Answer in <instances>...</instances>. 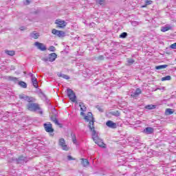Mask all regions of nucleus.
<instances>
[{
	"label": "nucleus",
	"instance_id": "f257e3e1",
	"mask_svg": "<svg viewBox=\"0 0 176 176\" xmlns=\"http://www.w3.org/2000/svg\"><path fill=\"white\" fill-rule=\"evenodd\" d=\"M91 131L92 132V140H94L95 144H97V145H98V146H100V148H105V146H104L105 145V144H104V141H102V140L100 138V137L98 136V133L96 131V129H93Z\"/></svg>",
	"mask_w": 176,
	"mask_h": 176
},
{
	"label": "nucleus",
	"instance_id": "f03ea898",
	"mask_svg": "<svg viewBox=\"0 0 176 176\" xmlns=\"http://www.w3.org/2000/svg\"><path fill=\"white\" fill-rule=\"evenodd\" d=\"M26 107L28 111H31L32 112H36V111H38L40 115L43 114V111H42V109H41V107H39L38 103H28L26 105Z\"/></svg>",
	"mask_w": 176,
	"mask_h": 176
},
{
	"label": "nucleus",
	"instance_id": "7ed1b4c3",
	"mask_svg": "<svg viewBox=\"0 0 176 176\" xmlns=\"http://www.w3.org/2000/svg\"><path fill=\"white\" fill-rule=\"evenodd\" d=\"M6 79L7 80H10V82H14V83H17L19 85V86H20L23 89H27V83L24 81H19L18 82L17 78H16V77H13L11 76H6Z\"/></svg>",
	"mask_w": 176,
	"mask_h": 176
},
{
	"label": "nucleus",
	"instance_id": "20e7f679",
	"mask_svg": "<svg viewBox=\"0 0 176 176\" xmlns=\"http://www.w3.org/2000/svg\"><path fill=\"white\" fill-rule=\"evenodd\" d=\"M10 162L11 163L13 162L14 163H16V164H24V163H27L28 162V158L23 155H21L18 158L13 157L11 158Z\"/></svg>",
	"mask_w": 176,
	"mask_h": 176
},
{
	"label": "nucleus",
	"instance_id": "39448f33",
	"mask_svg": "<svg viewBox=\"0 0 176 176\" xmlns=\"http://www.w3.org/2000/svg\"><path fill=\"white\" fill-rule=\"evenodd\" d=\"M67 97H69V100H71L72 102H76V94H75V92H74L72 89L67 88Z\"/></svg>",
	"mask_w": 176,
	"mask_h": 176
},
{
	"label": "nucleus",
	"instance_id": "423d86ee",
	"mask_svg": "<svg viewBox=\"0 0 176 176\" xmlns=\"http://www.w3.org/2000/svg\"><path fill=\"white\" fill-rule=\"evenodd\" d=\"M87 116L89 119H91V121H89L88 125L90 131L96 130V128L94 127V117H93V113L91 112H89Z\"/></svg>",
	"mask_w": 176,
	"mask_h": 176
},
{
	"label": "nucleus",
	"instance_id": "0eeeda50",
	"mask_svg": "<svg viewBox=\"0 0 176 176\" xmlns=\"http://www.w3.org/2000/svg\"><path fill=\"white\" fill-rule=\"evenodd\" d=\"M44 129L47 133H54V129H53V125L50 122L45 123L43 124Z\"/></svg>",
	"mask_w": 176,
	"mask_h": 176
},
{
	"label": "nucleus",
	"instance_id": "6e6552de",
	"mask_svg": "<svg viewBox=\"0 0 176 176\" xmlns=\"http://www.w3.org/2000/svg\"><path fill=\"white\" fill-rule=\"evenodd\" d=\"M34 46L38 49V50H41V52H45V50H47V47H46V45L42 43H39L38 41L34 43Z\"/></svg>",
	"mask_w": 176,
	"mask_h": 176
},
{
	"label": "nucleus",
	"instance_id": "1a4fd4ad",
	"mask_svg": "<svg viewBox=\"0 0 176 176\" xmlns=\"http://www.w3.org/2000/svg\"><path fill=\"white\" fill-rule=\"evenodd\" d=\"M59 146H61L63 151H69V148L65 144V140L64 138L59 139Z\"/></svg>",
	"mask_w": 176,
	"mask_h": 176
},
{
	"label": "nucleus",
	"instance_id": "9d476101",
	"mask_svg": "<svg viewBox=\"0 0 176 176\" xmlns=\"http://www.w3.org/2000/svg\"><path fill=\"white\" fill-rule=\"evenodd\" d=\"M141 93H142L141 89L137 88L135 91L131 92V97H132V98H137Z\"/></svg>",
	"mask_w": 176,
	"mask_h": 176
},
{
	"label": "nucleus",
	"instance_id": "9b49d317",
	"mask_svg": "<svg viewBox=\"0 0 176 176\" xmlns=\"http://www.w3.org/2000/svg\"><path fill=\"white\" fill-rule=\"evenodd\" d=\"M106 126H107V127H109V129H116L118 127V124L111 120H108L106 122Z\"/></svg>",
	"mask_w": 176,
	"mask_h": 176
},
{
	"label": "nucleus",
	"instance_id": "f8f14e48",
	"mask_svg": "<svg viewBox=\"0 0 176 176\" xmlns=\"http://www.w3.org/2000/svg\"><path fill=\"white\" fill-rule=\"evenodd\" d=\"M55 24H57L59 28H64V27L67 26V22H65V21L56 20Z\"/></svg>",
	"mask_w": 176,
	"mask_h": 176
},
{
	"label": "nucleus",
	"instance_id": "ddd939ff",
	"mask_svg": "<svg viewBox=\"0 0 176 176\" xmlns=\"http://www.w3.org/2000/svg\"><path fill=\"white\" fill-rule=\"evenodd\" d=\"M56 58H57V54L53 52L48 55V60L50 63H53V61H56Z\"/></svg>",
	"mask_w": 176,
	"mask_h": 176
},
{
	"label": "nucleus",
	"instance_id": "4468645a",
	"mask_svg": "<svg viewBox=\"0 0 176 176\" xmlns=\"http://www.w3.org/2000/svg\"><path fill=\"white\" fill-rule=\"evenodd\" d=\"M170 30H173V26L170 25H166L161 28L162 32H166V31H170Z\"/></svg>",
	"mask_w": 176,
	"mask_h": 176
},
{
	"label": "nucleus",
	"instance_id": "2eb2a0df",
	"mask_svg": "<svg viewBox=\"0 0 176 176\" xmlns=\"http://www.w3.org/2000/svg\"><path fill=\"white\" fill-rule=\"evenodd\" d=\"M153 128L152 127H146L145 129H144L143 133L145 134H152L153 133Z\"/></svg>",
	"mask_w": 176,
	"mask_h": 176
},
{
	"label": "nucleus",
	"instance_id": "dca6fc26",
	"mask_svg": "<svg viewBox=\"0 0 176 176\" xmlns=\"http://www.w3.org/2000/svg\"><path fill=\"white\" fill-rule=\"evenodd\" d=\"M39 36V33L36 32V31H33L30 33V37L33 38V39H38Z\"/></svg>",
	"mask_w": 176,
	"mask_h": 176
},
{
	"label": "nucleus",
	"instance_id": "f3484780",
	"mask_svg": "<svg viewBox=\"0 0 176 176\" xmlns=\"http://www.w3.org/2000/svg\"><path fill=\"white\" fill-rule=\"evenodd\" d=\"M81 164L83 166V167H87V166L90 164V162H89V160H87V159L82 158Z\"/></svg>",
	"mask_w": 176,
	"mask_h": 176
},
{
	"label": "nucleus",
	"instance_id": "a211bd4d",
	"mask_svg": "<svg viewBox=\"0 0 176 176\" xmlns=\"http://www.w3.org/2000/svg\"><path fill=\"white\" fill-rule=\"evenodd\" d=\"M79 107H80V111H82V112H86V111H87V108L86 107V106H85L84 102H80Z\"/></svg>",
	"mask_w": 176,
	"mask_h": 176
},
{
	"label": "nucleus",
	"instance_id": "6ab92c4d",
	"mask_svg": "<svg viewBox=\"0 0 176 176\" xmlns=\"http://www.w3.org/2000/svg\"><path fill=\"white\" fill-rule=\"evenodd\" d=\"M58 76L59 78H63V79H66L67 80H68V79H69V76H67V75L64 74L63 73L58 74Z\"/></svg>",
	"mask_w": 176,
	"mask_h": 176
},
{
	"label": "nucleus",
	"instance_id": "aec40b11",
	"mask_svg": "<svg viewBox=\"0 0 176 176\" xmlns=\"http://www.w3.org/2000/svg\"><path fill=\"white\" fill-rule=\"evenodd\" d=\"M6 54H7L8 56H11V57H13V56H14V54H16V52H14V50H6L5 51Z\"/></svg>",
	"mask_w": 176,
	"mask_h": 176
},
{
	"label": "nucleus",
	"instance_id": "412c9836",
	"mask_svg": "<svg viewBox=\"0 0 176 176\" xmlns=\"http://www.w3.org/2000/svg\"><path fill=\"white\" fill-rule=\"evenodd\" d=\"M71 137L72 138L73 143L75 144L76 145H78V141L76 140V135H75V133H72Z\"/></svg>",
	"mask_w": 176,
	"mask_h": 176
},
{
	"label": "nucleus",
	"instance_id": "4be33fe9",
	"mask_svg": "<svg viewBox=\"0 0 176 176\" xmlns=\"http://www.w3.org/2000/svg\"><path fill=\"white\" fill-rule=\"evenodd\" d=\"M145 109H156V105L154 104H147L145 106Z\"/></svg>",
	"mask_w": 176,
	"mask_h": 176
},
{
	"label": "nucleus",
	"instance_id": "5701e85b",
	"mask_svg": "<svg viewBox=\"0 0 176 176\" xmlns=\"http://www.w3.org/2000/svg\"><path fill=\"white\" fill-rule=\"evenodd\" d=\"M168 67V65H158V66H155V69H164V68H167Z\"/></svg>",
	"mask_w": 176,
	"mask_h": 176
},
{
	"label": "nucleus",
	"instance_id": "b1692460",
	"mask_svg": "<svg viewBox=\"0 0 176 176\" xmlns=\"http://www.w3.org/2000/svg\"><path fill=\"white\" fill-rule=\"evenodd\" d=\"M110 115H112L113 116H116L117 118L120 116V112L119 111H115L110 112Z\"/></svg>",
	"mask_w": 176,
	"mask_h": 176
},
{
	"label": "nucleus",
	"instance_id": "393cba45",
	"mask_svg": "<svg viewBox=\"0 0 176 176\" xmlns=\"http://www.w3.org/2000/svg\"><path fill=\"white\" fill-rule=\"evenodd\" d=\"M174 113V111H173L172 109H166L165 111V115L168 116V115H173Z\"/></svg>",
	"mask_w": 176,
	"mask_h": 176
},
{
	"label": "nucleus",
	"instance_id": "a878e982",
	"mask_svg": "<svg viewBox=\"0 0 176 176\" xmlns=\"http://www.w3.org/2000/svg\"><path fill=\"white\" fill-rule=\"evenodd\" d=\"M52 112L53 116H54V118H57L58 113L57 112V110L56 109V108L53 107Z\"/></svg>",
	"mask_w": 176,
	"mask_h": 176
},
{
	"label": "nucleus",
	"instance_id": "bb28decb",
	"mask_svg": "<svg viewBox=\"0 0 176 176\" xmlns=\"http://www.w3.org/2000/svg\"><path fill=\"white\" fill-rule=\"evenodd\" d=\"M135 63V60L133 58H127V65H133V63Z\"/></svg>",
	"mask_w": 176,
	"mask_h": 176
},
{
	"label": "nucleus",
	"instance_id": "cd10ccee",
	"mask_svg": "<svg viewBox=\"0 0 176 176\" xmlns=\"http://www.w3.org/2000/svg\"><path fill=\"white\" fill-rule=\"evenodd\" d=\"M104 58H105V57H104V56L100 55L99 56L96 57L95 60L96 61H102V60H104Z\"/></svg>",
	"mask_w": 176,
	"mask_h": 176
},
{
	"label": "nucleus",
	"instance_id": "c85d7f7f",
	"mask_svg": "<svg viewBox=\"0 0 176 176\" xmlns=\"http://www.w3.org/2000/svg\"><path fill=\"white\" fill-rule=\"evenodd\" d=\"M128 35H129V34H127V32H122V33L120 35V38H121L122 39H124V38H127V36H128Z\"/></svg>",
	"mask_w": 176,
	"mask_h": 176
},
{
	"label": "nucleus",
	"instance_id": "c756f323",
	"mask_svg": "<svg viewBox=\"0 0 176 176\" xmlns=\"http://www.w3.org/2000/svg\"><path fill=\"white\" fill-rule=\"evenodd\" d=\"M161 80L162 82H164L165 80H171V76H166L165 77H162L161 78Z\"/></svg>",
	"mask_w": 176,
	"mask_h": 176
},
{
	"label": "nucleus",
	"instance_id": "7c9ffc66",
	"mask_svg": "<svg viewBox=\"0 0 176 176\" xmlns=\"http://www.w3.org/2000/svg\"><path fill=\"white\" fill-rule=\"evenodd\" d=\"M34 100L35 99L32 97L27 96L25 101H28V102H30L29 104H31V102H34Z\"/></svg>",
	"mask_w": 176,
	"mask_h": 176
},
{
	"label": "nucleus",
	"instance_id": "2f4dec72",
	"mask_svg": "<svg viewBox=\"0 0 176 176\" xmlns=\"http://www.w3.org/2000/svg\"><path fill=\"white\" fill-rule=\"evenodd\" d=\"M58 34V38H61L63 36H65V32L64 31L60 30Z\"/></svg>",
	"mask_w": 176,
	"mask_h": 176
},
{
	"label": "nucleus",
	"instance_id": "473e14b6",
	"mask_svg": "<svg viewBox=\"0 0 176 176\" xmlns=\"http://www.w3.org/2000/svg\"><path fill=\"white\" fill-rule=\"evenodd\" d=\"M32 85L34 86V87H35V89H38V87H39V86L38 85V80L32 81Z\"/></svg>",
	"mask_w": 176,
	"mask_h": 176
},
{
	"label": "nucleus",
	"instance_id": "72a5a7b5",
	"mask_svg": "<svg viewBox=\"0 0 176 176\" xmlns=\"http://www.w3.org/2000/svg\"><path fill=\"white\" fill-rule=\"evenodd\" d=\"M58 32H60V30H57L56 29H53L52 30V33L54 34V35H56V36H58Z\"/></svg>",
	"mask_w": 176,
	"mask_h": 176
},
{
	"label": "nucleus",
	"instance_id": "f704fd0d",
	"mask_svg": "<svg viewBox=\"0 0 176 176\" xmlns=\"http://www.w3.org/2000/svg\"><path fill=\"white\" fill-rule=\"evenodd\" d=\"M28 96H25V95H24V94H21V95H19V98L21 99V100H24L25 101L27 100V97H28Z\"/></svg>",
	"mask_w": 176,
	"mask_h": 176
},
{
	"label": "nucleus",
	"instance_id": "c9c22d12",
	"mask_svg": "<svg viewBox=\"0 0 176 176\" xmlns=\"http://www.w3.org/2000/svg\"><path fill=\"white\" fill-rule=\"evenodd\" d=\"M48 50L50 52H56V47H54V45H51L50 46V47L48 48Z\"/></svg>",
	"mask_w": 176,
	"mask_h": 176
},
{
	"label": "nucleus",
	"instance_id": "e433bc0d",
	"mask_svg": "<svg viewBox=\"0 0 176 176\" xmlns=\"http://www.w3.org/2000/svg\"><path fill=\"white\" fill-rule=\"evenodd\" d=\"M145 3L148 6V5H152V3H153V1H152V0H145Z\"/></svg>",
	"mask_w": 176,
	"mask_h": 176
},
{
	"label": "nucleus",
	"instance_id": "4c0bfd02",
	"mask_svg": "<svg viewBox=\"0 0 176 176\" xmlns=\"http://www.w3.org/2000/svg\"><path fill=\"white\" fill-rule=\"evenodd\" d=\"M138 24H140V22H138V21H132V22H131V25H132L133 27H137V25H138Z\"/></svg>",
	"mask_w": 176,
	"mask_h": 176
},
{
	"label": "nucleus",
	"instance_id": "58836bf2",
	"mask_svg": "<svg viewBox=\"0 0 176 176\" xmlns=\"http://www.w3.org/2000/svg\"><path fill=\"white\" fill-rule=\"evenodd\" d=\"M96 108H97L99 112H104V109H102V108H101L100 105H96Z\"/></svg>",
	"mask_w": 176,
	"mask_h": 176
},
{
	"label": "nucleus",
	"instance_id": "ea45409f",
	"mask_svg": "<svg viewBox=\"0 0 176 176\" xmlns=\"http://www.w3.org/2000/svg\"><path fill=\"white\" fill-rule=\"evenodd\" d=\"M170 49H175L176 50V43L170 45Z\"/></svg>",
	"mask_w": 176,
	"mask_h": 176
},
{
	"label": "nucleus",
	"instance_id": "a19ab883",
	"mask_svg": "<svg viewBox=\"0 0 176 176\" xmlns=\"http://www.w3.org/2000/svg\"><path fill=\"white\" fill-rule=\"evenodd\" d=\"M97 3H99V5H102L104 3V0H96Z\"/></svg>",
	"mask_w": 176,
	"mask_h": 176
},
{
	"label": "nucleus",
	"instance_id": "79ce46f5",
	"mask_svg": "<svg viewBox=\"0 0 176 176\" xmlns=\"http://www.w3.org/2000/svg\"><path fill=\"white\" fill-rule=\"evenodd\" d=\"M19 30L21 31H25V30H27V28H25V26H21Z\"/></svg>",
	"mask_w": 176,
	"mask_h": 176
},
{
	"label": "nucleus",
	"instance_id": "37998d69",
	"mask_svg": "<svg viewBox=\"0 0 176 176\" xmlns=\"http://www.w3.org/2000/svg\"><path fill=\"white\" fill-rule=\"evenodd\" d=\"M67 160H75V158L72 157L71 155L67 156Z\"/></svg>",
	"mask_w": 176,
	"mask_h": 176
},
{
	"label": "nucleus",
	"instance_id": "c03bdc74",
	"mask_svg": "<svg viewBox=\"0 0 176 176\" xmlns=\"http://www.w3.org/2000/svg\"><path fill=\"white\" fill-rule=\"evenodd\" d=\"M54 122L55 123V124H57V126H58V124H60V122H58V120H57V119H54Z\"/></svg>",
	"mask_w": 176,
	"mask_h": 176
},
{
	"label": "nucleus",
	"instance_id": "a18cd8bd",
	"mask_svg": "<svg viewBox=\"0 0 176 176\" xmlns=\"http://www.w3.org/2000/svg\"><path fill=\"white\" fill-rule=\"evenodd\" d=\"M42 60L44 61L45 63H47V61H49V58H43Z\"/></svg>",
	"mask_w": 176,
	"mask_h": 176
},
{
	"label": "nucleus",
	"instance_id": "49530a36",
	"mask_svg": "<svg viewBox=\"0 0 176 176\" xmlns=\"http://www.w3.org/2000/svg\"><path fill=\"white\" fill-rule=\"evenodd\" d=\"M85 119L86 120L87 122H90L91 121L90 119H89V116H85Z\"/></svg>",
	"mask_w": 176,
	"mask_h": 176
},
{
	"label": "nucleus",
	"instance_id": "de8ad7c7",
	"mask_svg": "<svg viewBox=\"0 0 176 176\" xmlns=\"http://www.w3.org/2000/svg\"><path fill=\"white\" fill-rule=\"evenodd\" d=\"M30 3H31V1L30 0H25V5H30Z\"/></svg>",
	"mask_w": 176,
	"mask_h": 176
},
{
	"label": "nucleus",
	"instance_id": "09e8293b",
	"mask_svg": "<svg viewBox=\"0 0 176 176\" xmlns=\"http://www.w3.org/2000/svg\"><path fill=\"white\" fill-rule=\"evenodd\" d=\"M31 80H32V82L36 80V77H35V76H34L33 77L31 78Z\"/></svg>",
	"mask_w": 176,
	"mask_h": 176
},
{
	"label": "nucleus",
	"instance_id": "8fccbe9b",
	"mask_svg": "<svg viewBox=\"0 0 176 176\" xmlns=\"http://www.w3.org/2000/svg\"><path fill=\"white\" fill-rule=\"evenodd\" d=\"M57 117H54V116H53L52 117H51V120H52V122H54V119H57Z\"/></svg>",
	"mask_w": 176,
	"mask_h": 176
},
{
	"label": "nucleus",
	"instance_id": "3c124183",
	"mask_svg": "<svg viewBox=\"0 0 176 176\" xmlns=\"http://www.w3.org/2000/svg\"><path fill=\"white\" fill-rule=\"evenodd\" d=\"M28 75L29 76H30V78H32L33 76H34V74L32 73H29Z\"/></svg>",
	"mask_w": 176,
	"mask_h": 176
},
{
	"label": "nucleus",
	"instance_id": "603ef678",
	"mask_svg": "<svg viewBox=\"0 0 176 176\" xmlns=\"http://www.w3.org/2000/svg\"><path fill=\"white\" fill-rule=\"evenodd\" d=\"M58 126H59V127L61 129L63 128V124L60 123V124H58Z\"/></svg>",
	"mask_w": 176,
	"mask_h": 176
},
{
	"label": "nucleus",
	"instance_id": "864d4df0",
	"mask_svg": "<svg viewBox=\"0 0 176 176\" xmlns=\"http://www.w3.org/2000/svg\"><path fill=\"white\" fill-rule=\"evenodd\" d=\"M80 115H82V116H85L84 112H83V111H81V112H80Z\"/></svg>",
	"mask_w": 176,
	"mask_h": 176
},
{
	"label": "nucleus",
	"instance_id": "5fc2aeb1",
	"mask_svg": "<svg viewBox=\"0 0 176 176\" xmlns=\"http://www.w3.org/2000/svg\"><path fill=\"white\" fill-rule=\"evenodd\" d=\"M158 89V90H162V89H164V87H162V88H157Z\"/></svg>",
	"mask_w": 176,
	"mask_h": 176
},
{
	"label": "nucleus",
	"instance_id": "6e6d98bb",
	"mask_svg": "<svg viewBox=\"0 0 176 176\" xmlns=\"http://www.w3.org/2000/svg\"><path fill=\"white\" fill-rule=\"evenodd\" d=\"M146 5H144V6H142V8H146Z\"/></svg>",
	"mask_w": 176,
	"mask_h": 176
},
{
	"label": "nucleus",
	"instance_id": "4d7b16f0",
	"mask_svg": "<svg viewBox=\"0 0 176 176\" xmlns=\"http://www.w3.org/2000/svg\"><path fill=\"white\" fill-rule=\"evenodd\" d=\"M43 97H46V95H45V94L42 93Z\"/></svg>",
	"mask_w": 176,
	"mask_h": 176
},
{
	"label": "nucleus",
	"instance_id": "13d9d810",
	"mask_svg": "<svg viewBox=\"0 0 176 176\" xmlns=\"http://www.w3.org/2000/svg\"><path fill=\"white\" fill-rule=\"evenodd\" d=\"M28 21H32V19H29Z\"/></svg>",
	"mask_w": 176,
	"mask_h": 176
},
{
	"label": "nucleus",
	"instance_id": "bf43d9fd",
	"mask_svg": "<svg viewBox=\"0 0 176 176\" xmlns=\"http://www.w3.org/2000/svg\"><path fill=\"white\" fill-rule=\"evenodd\" d=\"M135 142H138V140H135Z\"/></svg>",
	"mask_w": 176,
	"mask_h": 176
},
{
	"label": "nucleus",
	"instance_id": "052dcab7",
	"mask_svg": "<svg viewBox=\"0 0 176 176\" xmlns=\"http://www.w3.org/2000/svg\"><path fill=\"white\" fill-rule=\"evenodd\" d=\"M175 61H176V58H175Z\"/></svg>",
	"mask_w": 176,
	"mask_h": 176
}]
</instances>
